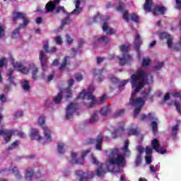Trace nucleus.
<instances>
[{
    "label": "nucleus",
    "mask_w": 181,
    "mask_h": 181,
    "mask_svg": "<svg viewBox=\"0 0 181 181\" xmlns=\"http://www.w3.org/2000/svg\"><path fill=\"white\" fill-rule=\"evenodd\" d=\"M146 76V72L143 70L140 69L136 74H133L131 76L132 81V88L134 90V93H139L144 88L145 83V76Z\"/></svg>",
    "instance_id": "nucleus-1"
},
{
    "label": "nucleus",
    "mask_w": 181,
    "mask_h": 181,
    "mask_svg": "<svg viewBox=\"0 0 181 181\" xmlns=\"http://www.w3.org/2000/svg\"><path fill=\"white\" fill-rule=\"evenodd\" d=\"M143 94H144L143 98H135L136 93H132L129 99V105L136 107L134 109V117H137V115H139L141 110H142V107L145 105V100H146L148 95L151 94V89H148L147 91H143Z\"/></svg>",
    "instance_id": "nucleus-2"
},
{
    "label": "nucleus",
    "mask_w": 181,
    "mask_h": 181,
    "mask_svg": "<svg viewBox=\"0 0 181 181\" xmlns=\"http://www.w3.org/2000/svg\"><path fill=\"white\" fill-rule=\"evenodd\" d=\"M119 149L118 148H114L110 149V156L107 158V163L112 166H118L119 168H124L127 165L125 160V156L121 154H118Z\"/></svg>",
    "instance_id": "nucleus-3"
},
{
    "label": "nucleus",
    "mask_w": 181,
    "mask_h": 181,
    "mask_svg": "<svg viewBox=\"0 0 181 181\" xmlns=\"http://www.w3.org/2000/svg\"><path fill=\"white\" fill-rule=\"evenodd\" d=\"M12 19L14 23H18V19H22V21H23V23L20 24L18 27L12 33L13 39H16V37L19 36V30L21 29V28H26V26L29 25V18H28L25 13L16 12L13 13Z\"/></svg>",
    "instance_id": "nucleus-4"
},
{
    "label": "nucleus",
    "mask_w": 181,
    "mask_h": 181,
    "mask_svg": "<svg viewBox=\"0 0 181 181\" xmlns=\"http://www.w3.org/2000/svg\"><path fill=\"white\" fill-rule=\"evenodd\" d=\"M42 48L45 51L41 50L40 52L39 59L41 63L42 70H47V56L46 54H52L57 52V48L56 47H52L49 49V40H46L44 42Z\"/></svg>",
    "instance_id": "nucleus-5"
},
{
    "label": "nucleus",
    "mask_w": 181,
    "mask_h": 181,
    "mask_svg": "<svg viewBox=\"0 0 181 181\" xmlns=\"http://www.w3.org/2000/svg\"><path fill=\"white\" fill-rule=\"evenodd\" d=\"M131 49L130 45H122L119 47L120 52H123L122 57H118L117 59H119V64L120 66H124V64H127V63L129 62H132V56H131L129 54H128V52H129V49Z\"/></svg>",
    "instance_id": "nucleus-6"
},
{
    "label": "nucleus",
    "mask_w": 181,
    "mask_h": 181,
    "mask_svg": "<svg viewBox=\"0 0 181 181\" xmlns=\"http://www.w3.org/2000/svg\"><path fill=\"white\" fill-rule=\"evenodd\" d=\"M4 118V116L0 114V136L2 135L4 136V139L6 142V144H8V142H11V138H12V135L15 134L16 132L14 129H2V124H1V122Z\"/></svg>",
    "instance_id": "nucleus-7"
},
{
    "label": "nucleus",
    "mask_w": 181,
    "mask_h": 181,
    "mask_svg": "<svg viewBox=\"0 0 181 181\" xmlns=\"http://www.w3.org/2000/svg\"><path fill=\"white\" fill-rule=\"evenodd\" d=\"M93 91L94 90L90 92L83 90L79 93L78 96L77 97V100H92L90 102V108H93V107H94L95 104L97 103L95 96L93 95Z\"/></svg>",
    "instance_id": "nucleus-8"
},
{
    "label": "nucleus",
    "mask_w": 181,
    "mask_h": 181,
    "mask_svg": "<svg viewBox=\"0 0 181 181\" xmlns=\"http://www.w3.org/2000/svg\"><path fill=\"white\" fill-rule=\"evenodd\" d=\"M103 141H104V136H103V134H100L98 135L96 139H89L85 142V144L86 145H93L96 142L95 148L97 151H102L103 146L101 145L103 144Z\"/></svg>",
    "instance_id": "nucleus-9"
},
{
    "label": "nucleus",
    "mask_w": 181,
    "mask_h": 181,
    "mask_svg": "<svg viewBox=\"0 0 181 181\" xmlns=\"http://www.w3.org/2000/svg\"><path fill=\"white\" fill-rule=\"evenodd\" d=\"M148 118L150 121H152L151 122V127L153 132H158V121H159L158 117H155V114L149 112L148 114Z\"/></svg>",
    "instance_id": "nucleus-10"
},
{
    "label": "nucleus",
    "mask_w": 181,
    "mask_h": 181,
    "mask_svg": "<svg viewBox=\"0 0 181 181\" xmlns=\"http://www.w3.org/2000/svg\"><path fill=\"white\" fill-rule=\"evenodd\" d=\"M77 105L75 103H70L66 107V119H73V114L76 112Z\"/></svg>",
    "instance_id": "nucleus-11"
},
{
    "label": "nucleus",
    "mask_w": 181,
    "mask_h": 181,
    "mask_svg": "<svg viewBox=\"0 0 181 181\" xmlns=\"http://www.w3.org/2000/svg\"><path fill=\"white\" fill-rule=\"evenodd\" d=\"M75 173L81 177L80 181H87L88 178L93 179L95 175L93 172L84 173L83 171H76Z\"/></svg>",
    "instance_id": "nucleus-12"
},
{
    "label": "nucleus",
    "mask_w": 181,
    "mask_h": 181,
    "mask_svg": "<svg viewBox=\"0 0 181 181\" xmlns=\"http://www.w3.org/2000/svg\"><path fill=\"white\" fill-rule=\"evenodd\" d=\"M60 4V0H54V1H49L47 2V4L45 5V10L46 12H53L56 9V6Z\"/></svg>",
    "instance_id": "nucleus-13"
},
{
    "label": "nucleus",
    "mask_w": 181,
    "mask_h": 181,
    "mask_svg": "<svg viewBox=\"0 0 181 181\" xmlns=\"http://www.w3.org/2000/svg\"><path fill=\"white\" fill-rule=\"evenodd\" d=\"M13 66L15 69H18L21 73H23V74H28V73H29V68L24 66L19 62H13Z\"/></svg>",
    "instance_id": "nucleus-14"
},
{
    "label": "nucleus",
    "mask_w": 181,
    "mask_h": 181,
    "mask_svg": "<svg viewBox=\"0 0 181 181\" xmlns=\"http://www.w3.org/2000/svg\"><path fill=\"white\" fill-rule=\"evenodd\" d=\"M74 84V79H70L69 81V87L66 88L64 93V97L65 98L69 99L73 97V93H71V88H70Z\"/></svg>",
    "instance_id": "nucleus-15"
},
{
    "label": "nucleus",
    "mask_w": 181,
    "mask_h": 181,
    "mask_svg": "<svg viewBox=\"0 0 181 181\" xmlns=\"http://www.w3.org/2000/svg\"><path fill=\"white\" fill-rule=\"evenodd\" d=\"M142 45V40H141V35L136 33L135 39H134V46L135 49L137 53H140L141 52V45Z\"/></svg>",
    "instance_id": "nucleus-16"
},
{
    "label": "nucleus",
    "mask_w": 181,
    "mask_h": 181,
    "mask_svg": "<svg viewBox=\"0 0 181 181\" xmlns=\"http://www.w3.org/2000/svg\"><path fill=\"white\" fill-rule=\"evenodd\" d=\"M30 136L33 140H42V136H40V134H39V130L37 129H31Z\"/></svg>",
    "instance_id": "nucleus-17"
},
{
    "label": "nucleus",
    "mask_w": 181,
    "mask_h": 181,
    "mask_svg": "<svg viewBox=\"0 0 181 181\" xmlns=\"http://www.w3.org/2000/svg\"><path fill=\"white\" fill-rule=\"evenodd\" d=\"M34 175L35 169L29 167L25 170V179H26L28 181H30L32 180V178L33 177Z\"/></svg>",
    "instance_id": "nucleus-18"
},
{
    "label": "nucleus",
    "mask_w": 181,
    "mask_h": 181,
    "mask_svg": "<svg viewBox=\"0 0 181 181\" xmlns=\"http://www.w3.org/2000/svg\"><path fill=\"white\" fill-rule=\"evenodd\" d=\"M166 11V8L160 6H155L153 10V14L154 16H158V12L160 13V15H165V11Z\"/></svg>",
    "instance_id": "nucleus-19"
},
{
    "label": "nucleus",
    "mask_w": 181,
    "mask_h": 181,
    "mask_svg": "<svg viewBox=\"0 0 181 181\" xmlns=\"http://www.w3.org/2000/svg\"><path fill=\"white\" fill-rule=\"evenodd\" d=\"M30 69L31 70L33 79L37 80V73H39V68L35 64H30Z\"/></svg>",
    "instance_id": "nucleus-20"
},
{
    "label": "nucleus",
    "mask_w": 181,
    "mask_h": 181,
    "mask_svg": "<svg viewBox=\"0 0 181 181\" xmlns=\"http://www.w3.org/2000/svg\"><path fill=\"white\" fill-rule=\"evenodd\" d=\"M13 68H10L7 73L8 81H9L10 84L15 85V76H13Z\"/></svg>",
    "instance_id": "nucleus-21"
},
{
    "label": "nucleus",
    "mask_w": 181,
    "mask_h": 181,
    "mask_svg": "<svg viewBox=\"0 0 181 181\" xmlns=\"http://www.w3.org/2000/svg\"><path fill=\"white\" fill-rule=\"evenodd\" d=\"M152 5H153V0H146L144 4V9L146 12H151Z\"/></svg>",
    "instance_id": "nucleus-22"
},
{
    "label": "nucleus",
    "mask_w": 181,
    "mask_h": 181,
    "mask_svg": "<svg viewBox=\"0 0 181 181\" xmlns=\"http://www.w3.org/2000/svg\"><path fill=\"white\" fill-rule=\"evenodd\" d=\"M45 137L46 138L47 141H49L52 142V131L49 130V127H42Z\"/></svg>",
    "instance_id": "nucleus-23"
},
{
    "label": "nucleus",
    "mask_w": 181,
    "mask_h": 181,
    "mask_svg": "<svg viewBox=\"0 0 181 181\" xmlns=\"http://www.w3.org/2000/svg\"><path fill=\"white\" fill-rule=\"evenodd\" d=\"M179 132V124H175L172 127L171 138L174 141H176L177 136V132Z\"/></svg>",
    "instance_id": "nucleus-24"
},
{
    "label": "nucleus",
    "mask_w": 181,
    "mask_h": 181,
    "mask_svg": "<svg viewBox=\"0 0 181 181\" xmlns=\"http://www.w3.org/2000/svg\"><path fill=\"white\" fill-rule=\"evenodd\" d=\"M100 114L103 117H107L109 114H111V108L108 106H105L100 110Z\"/></svg>",
    "instance_id": "nucleus-25"
},
{
    "label": "nucleus",
    "mask_w": 181,
    "mask_h": 181,
    "mask_svg": "<svg viewBox=\"0 0 181 181\" xmlns=\"http://www.w3.org/2000/svg\"><path fill=\"white\" fill-rule=\"evenodd\" d=\"M69 59H70V57H64V59H62V63L59 66V70H64V69H66V66H67V64H69V63H68L69 62Z\"/></svg>",
    "instance_id": "nucleus-26"
},
{
    "label": "nucleus",
    "mask_w": 181,
    "mask_h": 181,
    "mask_svg": "<svg viewBox=\"0 0 181 181\" xmlns=\"http://www.w3.org/2000/svg\"><path fill=\"white\" fill-rule=\"evenodd\" d=\"M122 151L127 155V153H131V151H129V141L126 140L124 141V145L122 148Z\"/></svg>",
    "instance_id": "nucleus-27"
},
{
    "label": "nucleus",
    "mask_w": 181,
    "mask_h": 181,
    "mask_svg": "<svg viewBox=\"0 0 181 181\" xmlns=\"http://www.w3.org/2000/svg\"><path fill=\"white\" fill-rule=\"evenodd\" d=\"M21 87L24 91H30V85H29V81H24L22 82Z\"/></svg>",
    "instance_id": "nucleus-28"
},
{
    "label": "nucleus",
    "mask_w": 181,
    "mask_h": 181,
    "mask_svg": "<svg viewBox=\"0 0 181 181\" xmlns=\"http://www.w3.org/2000/svg\"><path fill=\"white\" fill-rule=\"evenodd\" d=\"M71 156H72V158L71 160V163L72 164L80 163V165H83V163H80V160L77 158L76 153H72Z\"/></svg>",
    "instance_id": "nucleus-29"
},
{
    "label": "nucleus",
    "mask_w": 181,
    "mask_h": 181,
    "mask_svg": "<svg viewBox=\"0 0 181 181\" xmlns=\"http://www.w3.org/2000/svg\"><path fill=\"white\" fill-rule=\"evenodd\" d=\"M151 146L153 149H155L156 151L159 146H160V144H159V141L157 139H154L151 141Z\"/></svg>",
    "instance_id": "nucleus-30"
},
{
    "label": "nucleus",
    "mask_w": 181,
    "mask_h": 181,
    "mask_svg": "<svg viewBox=\"0 0 181 181\" xmlns=\"http://www.w3.org/2000/svg\"><path fill=\"white\" fill-rule=\"evenodd\" d=\"M12 173L16 176V179H22V175H21V173L19 172L18 167L13 168Z\"/></svg>",
    "instance_id": "nucleus-31"
},
{
    "label": "nucleus",
    "mask_w": 181,
    "mask_h": 181,
    "mask_svg": "<svg viewBox=\"0 0 181 181\" xmlns=\"http://www.w3.org/2000/svg\"><path fill=\"white\" fill-rule=\"evenodd\" d=\"M96 175L98 176V177H103V176L105 175V172L103 170V165H100L96 170Z\"/></svg>",
    "instance_id": "nucleus-32"
},
{
    "label": "nucleus",
    "mask_w": 181,
    "mask_h": 181,
    "mask_svg": "<svg viewBox=\"0 0 181 181\" xmlns=\"http://www.w3.org/2000/svg\"><path fill=\"white\" fill-rule=\"evenodd\" d=\"M125 114V109H120L117 110L116 112L113 115L114 118H118V117H122Z\"/></svg>",
    "instance_id": "nucleus-33"
},
{
    "label": "nucleus",
    "mask_w": 181,
    "mask_h": 181,
    "mask_svg": "<svg viewBox=\"0 0 181 181\" xmlns=\"http://www.w3.org/2000/svg\"><path fill=\"white\" fill-rule=\"evenodd\" d=\"M172 104H174L176 110L177 111L178 114H180V112H181L180 103L175 100H172L170 103H168V105H172Z\"/></svg>",
    "instance_id": "nucleus-34"
},
{
    "label": "nucleus",
    "mask_w": 181,
    "mask_h": 181,
    "mask_svg": "<svg viewBox=\"0 0 181 181\" xmlns=\"http://www.w3.org/2000/svg\"><path fill=\"white\" fill-rule=\"evenodd\" d=\"M97 42H105V45H110V40L107 35H103L98 38Z\"/></svg>",
    "instance_id": "nucleus-35"
},
{
    "label": "nucleus",
    "mask_w": 181,
    "mask_h": 181,
    "mask_svg": "<svg viewBox=\"0 0 181 181\" xmlns=\"http://www.w3.org/2000/svg\"><path fill=\"white\" fill-rule=\"evenodd\" d=\"M63 100V94L58 93V95L53 99L54 103L56 104H60V101Z\"/></svg>",
    "instance_id": "nucleus-36"
},
{
    "label": "nucleus",
    "mask_w": 181,
    "mask_h": 181,
    "mask_svg": "<svg viewBox=\"0 0 181 181\" xmlns=\"http://www.w3.org/2000/svg\"><path fill=\"white\" fill-rule=\"evenodd\" d=\"M156 152H157V153H160V155H165V153L167 152L166 146H163L160 148L158 147L157 150H156Z\"/></svg>",
    "instance_id": "nucleus-37"
},
{
    "label": "nucleus",
    "mask_w": 181,
    "mask_h": 181,
    "mask_svg": "<svg viewBox=\"0 0 181 181\" xmlns=\"http://www.w3.org/2000/svg\"><path fill=\"white\" fill-rule=\"evenodd\" d=\"M60 12H63V13H64L65 15H67L68 13L67 11H66L64 6H59L57 8L55 11L56 15H57L58 13H60Z\"/></svg>",
    "instance_id": "nucleus-38"
},
{
    "label": "nucleus",
    "mask_w": 181,
    "mask_h": 181,
    "mask_svg": "<svg viewBox=\"0 0 181 181\" xmlns=\"http://www.w3.org/2000/svg\"><path fill=\"white\" fill-rule=\"evenodd\" d=\"M62 25L64 26L65 25H70L71 23V18L70 16L66 17L62 21Z\"/></svg>",
    "instance_id": "nucleus-39"
},
{
    "label": "nucleus",
    "mask_w": 181,
    "mask_h": 181,
    "mask_svg": "<svg viewBox=\"0 0 181 181\" xmlns=\"http://www.w3.org/2000/svg\"><path fill=\"white\" fill-rule=\"evenodd\" d=\"M16 146H19V141L18 140H16L14 142H13L11 144V145L10 146H8V151H12V149H15V148H16Z\"/></svg>",
    "instance_id": "nucleus-40"
},
{
    "label": "nucleus",
    "mask_w": 181,
    "mask_h": 181,
    "mask_svg": "<svg viewBox=\"0 0 181 181\" xmlns=\"http://www.w3.org/2000/svg\"><path fill=\"white\" fill-rule=\"evenodd\" d=\"M151 64V59L149 58H144L142 61V66L148 67Z\"/></svg>",
    "instance_id": "nucleus-41"
},
{
    "label": "nucleus",
    "mask_w": 181,
    "mask_h": 181,
    "mask_svg": "<svg viewBox=\"0 0 181 181\" xmlns=\"http://www.w3.org/2000/svg\"><path fill=\"white\" fill-rule=\"evenodd\" d=\"M83 11V8H75L71 13L70 15H80L81 13V11Z\"/></svg>",
    "instance_id": "nucleus-42"
},
{
    "label": "nucleus",
    "mask_w": 181,
    "mask_h": 181,
    "mask_svg": "<svg viewBox=\"0 0 181 181\" xmlns=\"http://www.w3.org/2000/svg\"><path fill=\"white\" fill-rule=\"evenodd\" d=\"M97 121H98V115H97V113H93L90 119V122L91 124H95V122H97Z\"/></svg>",
    "instance_id": "nucleus-43"
},
{
    "label": "nucleus",
    "mask_w": 181,
    "mask_h": 181,
    "mask_svg": "<svg viewBox=\"0 0 181 181\" xmlns=\"http://www.w3.org/2000/svg\"><path fill=\"white\" fill-rule=\"evenodd\" d=\"M124 21H126L127 22H129V13H128V11L125 10L123 11V16H122Z\"/></svg>",
    "instance_id": "nucleus-44"
},
{
    "label": "nucleus",
    "mask_w": 181,
    "mask_h": 181,
    "mask_svg": "<svg viewBox=\"0 0 181 181\" xmlns=\"http://www.w3.org/2000/svg\"><path fill=\"white\" fill-rule=\"evenodd\" d=\"M5 36V26L0 23V39Z\"/></svg>",
    "instance_id": "nucleus-45"
},
{
    "label": "nucleus",
    "mask_w": 181,
    "mask_h": 181,
    "mask_svg": "<svg viewBox=\"0 0 181 181\" xmlns=\"http://www.w3.org/2000/svg\"><path fill=\"white\" fill-rule=\"evenodd\" d=\"M163 66H165V62H157L156 66H154V69L156 71H159L160 70V69H162V67H163Z\"/></svg>",
    "instance_id": "nucleus-46"
},
{
    "label": "nucleus",
    "mask_w": 181,
    "mask_h": 181,
    "mask_svg": "<svg viewBox=\"0 0 181 181\" xmlns=\"http://www.w3.org/2000/svg\"><path fill=\"white\" fill-rule=\"evenodd\" d=\"M150 171L151 173H156V172H159L160 167L159 166H154V165H150Z\"/></svg>",
    "instance_id": "nucleus-47"
},
{
    "label": "nucleus",
    "mask_w": 181,
    "mask_h": 181,
    "mask_svg": "<svg viewBox=\"0 0 181 181\" xmlns=\"http://www.w3.org/2000/svg\"><path fill=\"white\" fill-rule=\"evenodd\" d=\"M127 84H128V81H127V80H124L122 82H120L118 86L119 90H124V87H125V86H127Z\"/></svg>",
    "instance_id": "nucleus-48"
},
{
    "label": "nucleus",
    "mask_w": 181,
    "mask_h": 181,
    "mask_svg": "<svg viewBox=\"0 0 181 181\" xmlns=\"http://www.w3.org/2000/svg\"><path fill=\"white\" fill-rule=\"evenodd\" d=\"M45 123V116H40L38 119V124L40 127H42Z\"/></svg>",
    "instance_id": "nucleus-49"
},
{
    "label": "nucleus",
    "mask_w": 181,
    "mask_h": 181,
    "mask_svg": "<svg viewBox=\"0 0 181 181\" xmlns=\"http://www.w3.org/2000/svg\"><path fill=\"white\" fill-rule=\"evenodd\" d=\"M4 66H8L6 58H1L0 59V69H2V67H4Z\"/></svg>",
    "instance_id": "nucleus-50"
},
{
    "label": "nucleus",
    "mask_w": 181,
    "mask_h": 181,
    "mask_svg": "<svg viewBox=\"0 0 181 181\" xmlns=\"http://www.w3.org/2000/svg\"><path fill=\"white\" fill-rule=\"evenodd\" d=\"M170 37V35H169L168 33H160V39H169Z\"/></svg>",
    "instance_id": "nucleus-51"
},
{
    "label": "nucleus",
    "mask_w": 181,
    "mask_h": 181,
    "mask_svg": "<svg viewBox=\"0 0 181 181\" xmlns=\"http://www.w3.org/2000/svg\"><path fill=\"white\" fill-rule=\"evenodd\" d=\"M63 149H64V143H59L58 144V153L60 154L63 153Z\"/></svg>",
    "instance_id": "nucleus-52"
},
{
    "label": "nucleus",
    "mask_w": 181,
    "mask_h": 181,
    "mask_svg": "<svg viewBox=\"0 0 181 181\" xmlns=\"http://www.w3.org/2000/svg\"><path fill=\"white\" fill-rule=\"evenodd\" d=\"M131 21L133 22H139V17L135 14V13H133L131 15Z\"/></svg>",
    "instance_id": "nucleus-53"
},
{
    "label": "nucleus",
    "mask_w": 181,
    "mask_h": 181,
    "mask_svg": "<svg viewBox=\"0 0 181 181\" xmlns=\"http://www.w3.org/2000/svg\"><path fill=\"white\" fill-rule=\"evenodd\" d=\"M142 163V156L141 154L137 155L136 158V165H141Z\"/></svg>",
    "instance_id": "nucleus-54"
},
{
    "label": "nucleus",
    "mask_w": 181,
    "mask_h": 181,
    "mask_svg": "<svg viewBox=\"0 0 181 181\" xmlns=\"http://www.w3.org/2000/svg\"><path fill=\"white\" fill-rule=\"evenodd\" d=\"M128 135H138V130L136 129H129L127 132Z\"/></svg>",
    "instance_id": "nucleus-55"
},
{
    "label": "nucleus",
    "mask_w": 181,
    "mask_h": 181,
    "mask_svg": "<svg viewBox=\"0 0 181 181\" xmlns=\"http://www.w3.org/2000/svg\"><path fill=\"white\" fill-rule=\"evenodd\" d=\"M110 80L112 84H118L119 83V80L114 76H110Z\"/></svg>",
    "instance_id": "nucleus-56"
},
{
    "label": "nucleus",
    "mask_w": 181,
    "mask_h": 181,
    "mask_svg": "<svg viewBox=\"0 0 181 181\" xmlns=\"http://www.w3.org/2000/svg\"><path fill=\"white\" fill-rule=\"evenodd\" d=\"M75 79L76 81H82L83 80V75L81 74H75Z\"/></svg>",
    "instance_id": "nucleus-57"
},
{
    "label": "nucleus",
    "mask_w": 181,
    "mask_h": 181,
    "mask_svg": "<svg viewBox=\"0 0 181 181\" xmlns=\"http://www.w3.org/2000/svg\"><path fill=\"white\" fill-rule=\"evenodd\" d=\"M14 117L15 118H21L23 117V112H22V110L16 112Z\"/></svg>",
    "instance_id": "nucleus-58"
},
{
    "label": "nucleus",
    "mask_w": 181,
    "mask_h": 181,
    "mask_svg": "<svg viewBox=\"0 0 181 181\" xmlns=\"http://www.w3.org/2000/svg\"><path fill=\"white\" fill-rule=\"evenodd\" d=\"M124 9H125V4H119L117 7V11H118L119 12H124Z\"/></svg>",
    "instance_id": "nucleus-59"
},
{
    "label": "nucleus",
    "mask_w": 181,
    "mask_h": 181,
    "mask_svg": "<svg viewBox=\"0 0 181 181\" xmlns=\"http://www.w3.org/2000/svg\"><path fill=\"white\" fill-rule=\"evenodd\" d=\"M105 100H107V95H103L100 97V100L98 101V104H103V103H105Z\"/></svg>",
    "instance_id": "nucleus-60"
},
{
    "label": "nucleus",
    "mask_w": 181,
    "mask_h": 181,
    "mask_svg": "<svg viewBox=\"0 0 181 181\" xmlns=\"http://www.w3.org/2000/svg\"><path fill=\"white\" fill-rule=\"evenodd\" d=\"M66 37V42H67L68 45H71V43H73L74 40L70 36V35L67 34Z\"/></svg>",
    "instance_id": "nucleus-61"
},
{
    "label": "nucleus",
    "mask_w": 181,
    "mask_h": 181,
    "mask_svg": "<svg viewBox=\"0 0 181 181\" xmlns=\"http://www.w3.org/2000/svg\"><path fill=\"white\" fill-rule=\"evenodd\" d=\"M55 42L57 45H62V43H63V40H62V37H60V36L55 37Z\"/></svg>",
    "instance_id": "nucleus-62"
},
{
    "label": "nucleus",
    "mask_w": 181,
    "mask_h": 181,
    "mask_svg": "<svg viewBox=\"0 0 181 181\" xmlns=\"http://www.w3.org/2000/svg\"><path fill=\"white\" fill-rule=\"evenodd\" d=\"M176 9H181V0H175Z\"/></svg>",
    "instance_id": "nucleus-63"
},
{
    "label": "nucleus",
    "mask_w": 181,
    "mask_h": 181,
    "mask_svg": "<svg viewBox=\"0 0 181 181\" xmlns=\"http://www.w3.org/2000/svg\"><path fill=\"white\" fill-rule=\"evenodd\" d=\"M146 154L147 155H152V148H151L149 146L146 147Z\"/></svg>",
    "instance_id": "nucleus-64"
}]
</instances>
